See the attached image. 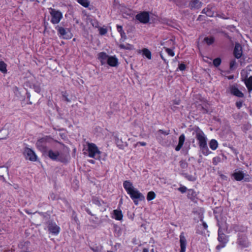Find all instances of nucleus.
<instances>
[{
  "label": "nucleus",
  "mask_w": 252,
  "mask_h": 252,
  "mask_svg": "<svg viewBox=\"0 0 252 252\" xmlns=\"http://www.w3.org/2000/svg\"><path fill=\"white\" fill-rule=\"evenodd\" d=\"M83 154L88 157L99 160H105L106 155L102 153L97 147L93 143L85 142L83 143Z\"/></svg>",
  "instance_id": "f257e3e1"
},
{
  "label": "nucleus",
  "mask_w": 252,
  "mask_h": 252,
  "mask_svg": "<svg viewBox=\"0 0 252 252\" xmlns=\"http://www.w3.org/2000/svg\"><path fill=\"white\" fill-rule=\"evenodd\" d=\"M123 187L136 205L138 204L139 201L145 200L144 195L134 187L131 182L129 181H124Z\"/></svg>",
  "instance_id": "f03ea898"
},
{
  "label": "nucleus",
  "mask_w": 252,
  "mask_h": 252,
  "mask_svg": "<svg viewBox=\"0 0 252 252\" xmlns=\"http://www.w3.org/2000/svg\"><path fill=\"white\" fill-rule=\"evenodd\" d=\"M195 137L198 142L199 147L202 154L205 156L209 154L210 152L207 144V137L204 132L199 128L195 130Z\"/></svg>",
  "instance_id": "7ed1b4c3"
},
{
  "label": "nucleus",
  "mask_w": 252,
  "mask_h": 252,
  "mask_svg": "<svg viewBox=\"0 0 252 252\" xmlns=\"http://www.w3.org/2000/svg\"><path fill=\"white\" fill-rule=\"evenodd\" d=\"M48 155L51 159L62 162L67 161L69 157L68 154L67 153L53 150L48 151Z\"/></svg>",
  "instance_id": "20e7f679"
},
{
  "label": "nucleus",
  "mask_w": 252,
  "mask_h": 252,
  "mask_svg": "<svg viewBox=\"0 0 252 252\" xmlns=\"http://www.w3.org/2000/svg\"><path fill=\"white\" fill-rule=\"evenodd\" d=\"M219 225L220 228L222 230H225L226 233L230 234L235 232L237 230L238 226L235 224H229L225 221H219Z\"/></svg>",
  "instance_id": "39448f33"
},
{
  "label": "nucleus",
  "mask_w": 252,
  "mask_h": 252,
  "mask_svg": "<svg viewBox=\"0 0 252 252\" xmlns=\"http://www.w3.org/2000/svg\"><path fill=\"white\" fill-rule=\"evenodd\" d=\"M50 13L51 16V21L53 24L59 23L62 18L63 15L62 13L55 9L50 8Z\"/></svg>",
  "instance_id": "423d86ee"
},
{
  "label": "nucleus",
  "mask_w": 252,
  "mask_h": 252,
  "mask_svg": "<svg viewBox=\"0 0 252 252\" xmlns=\"http://www.w3.org/2000/svg\"><path fill=\"white\" fill-rule=\"evenodd\" d=\"M218 239L220 243V244L217 247L218 249L223 248L228 241V237L223 233L222 229L220 228L218 231Z\"/></svg>",
  "instance_id": "0eeeda50"
},
{
  "label": "nucleus",
  "mask_w": 252,
  "mask_h": 252,
  "mask_svg": "<svg viewBox=\"0 0 252 252\" xmlns=\"http://www.w3.org/2000/svg\"><path fill=\"white\" fill-rule=\"evenodd\" d=\"M57 30L59 32L60 37L64 39H69L72 37V33L67 29H64L61 27H58Z\"/></svg>",
  "instance_id": "6e6552de"
},
{
  "label": "nucleus",
  "mask_w": 252,
  "mask_h": 252,
  "mask_svg": "<svg viewBox=\"0 0 252 252\" xmlns=\"http://www.w3.org/2000/svg\"><path fill=\"white\" fill-rule=\"evenodd\" d=\"M49 139L47 136L39 139L36 142V145L37 148L42 152L46 151V143Z\"/></svg>",
  "instance_id": "1a4fd4ad"
},
{
  "label": "nucleus",
  "mask_w": 252,
  "mask_h": 252,
  "mask_svg": "<svg viewBox=\"0 0 252 252\" xmlns=\"http://www.w3.org/2000/svg\"><path fill=\"white\" fill-rule=\"evenodd\" d=\"M24 154L26 159L32 161H35L37 160V156L33 150L29 148H25Z\"/></svg>",
  "instance_id": "9d476101"
},
{
  "label": "nucleus",
  "mask_w": 252,
  "mask_h": 252,
  "mask_svg": "<svg viewBox=\"0 0 252 252\" xmlns=\"http://www.w3.org/2000/svg\"><path fill=\"white\" fill-rule=\"evenodd\" d=\"M136 18L141 23H147L149 21V13L147 12H141L136 15Z\"/></svg>",
  "instance_id": "9b49d317"
},
{
  "label": "nucleus",
  "mask_w": 252,
  "mask_h": 252,
  "mask_svg": "<svg viewBox=\"0 0 252 252\" xmlns=\"http://www.w3.org/2000/svg\"><path fill=\"white\" fill-rule=\"evenodd\" d=\"M180 244L181 250L180 252H185L187 246V240L184 232H182L180 235Z\"/></svg>",
  "instance_id": "f8f14e48"
},
{
  "label": "nucleus",
  "mask_w": 252,
  "mask_h": 252,
  "mask_svg": "<svg viewBox=\"0 0 252 252\" xmlns=\"http://www.w3.org/2000/svg\"><path fill=\"white\" fill-rule=\"evenodd\" d=\"M109 57V56L104 52H101L98 54V59L102 65L107 63Z\"/></svg>",
  "instance_id": "ddd939ff"
},
{
  "label": "nucleus",
  "mask_w": 252,
  "mask_h": 252,
  "mask_svg": "<svg viewBox=\"0 0 252 252\" xmlns=\"http://www.w3.org/2000/svg\"><path fill=\"white\" fill-rule=\"evenodd\" d=\"M60 228L56 223H50L48 226V230L50 233L57 235L60 232Z\"/></svg>",
  "instance_id": "4468645a"
},
{
  "label": "nucleus",
  "mask_w": 252,
  "mask_h": 252,
  "mask_svg": "<svg viewBox=\"0 0 252 252\" xmlns=\"http://www.w3.org/2000/svg\"><path fill=\"white\" fill-rule=\"evenodd\" d=\"M238 243L239 245L244 248L247 247L249 245V242L247 237L244 235L239 236Z\"/></svg>",
  "instance_id": "2eb2a0df"
},
{
  "label": "nucleus",
  "mask_w": 252,
  "mask_h": 252,
  "mask_svg": "<svg viewBox=\"0 0 252 252\" xmlns=\"http://www.w3.org/2000/svg\"><path fill=\"white\" fill-rule=\"evenodd\" d=\"M111 217L116 220H121L123 219V215L121 210L116 209L113 211Z\"/></svg>",
  "instance_id": "dca6fc26"
},
{
  "label": "nucleus",
  "mask_w": 252,
  "mask_h": 252,
  "mask_svg": "<svg viewBox=\"0 0 252 252\" xmlns=\"http://www.w3.org/2000/svg\"><path fill=\"white\" fill-rule=\"evenodd\" d=\"M118 59L115 56H109L107 63L112 67L117 66L118 65Z\"/></svg>",
  "instance_id": "f3484780"
},
{
  "label": "nucleus",
  "mask_w": 252,
  "mask_h": 252,
  "mask_svg": "<svg viewBox=\"0 0 252 252\" xmlns=\"http://www.w3.org/2000/svg\"><path fill=\"white\" fill-rule=\"evenodd\" d=\"M230 91L231 94L236 96L239 97H242L244 96L243 94L241 91H240L237 88H236L235 86H231L230 88Z\"/></svg>",
  "instance_id": "a211bd4d"
},
{
  "label": "nucleus",
  "mask_w": 252,
  "mask_h": 252,
  "mask_svg": "<svg viewBox=\"0 0 252 252\" xmlns=\"http://www.w3.org/2000/svg\"><path fill=\"white\" fill-rule=\"evenodd\" d=\"M234 54L235 57L237 59L240 58L242 56V48L240 45L238 43H237L235 45L234 50Z\"/></svg>",
  "instance_id": "6ab92c4d"
},
{
  "label": "nucleus",
  "mask_w": 252,
  "mask_h": 252,
  "mask_svg": "<svg viewBox=\"0 0 252 252\" xmlns=\"http://www.w3.org/2000/svg\"><path fill=\"white\" fill-rule=\"evenodd\" d=\"M185 141V136L184 134H181L179 138V142L178 145L175 147V150L179 151L183 147Z\"/></svg>",
  "instance_id": "aec40b11"
},
{
  "label": "nucleus",
  "mask_w": 252,
  "mask_h": 252,
  "mask_svg": "<svg viewBox=\"0 0 252 252\" xmlns=\"http://www.w3.org/2000/svg\"><path fill=\"white\" fill-rule=\"evenodd\" d=\"M233 176L236 181H241L244 177V174L241 171L236 170L233 174Z\"/></svg>",
  "instance_id": "412c9836"
},
{
  "label": "nucleus",
  "mask_w": 252,
  "mask_h": 252,
  "mask_svg": "<svg viewBox=\"0 0 252 252\" xmlns=\"http://www.w3.org/2000/svg\"><path fill=\"white\" fill-rule=\"evenodd\" d=\"M138 53H141L143 56H145L148 60L152 59L151 52L147 48H144L142 50H139Z\"/></svg>",
  "instance_id": "4be33fe9"
},
{
  "label": "nucleus",
  "mask_w": 252,
  "mask_h": 252,
  "mask_svg": "<svg viewBox=\"0 0 252 252\" xmlns=\"http://www.w3.org/2000/svg\"><path fill=\"white\" fill-rule=\"evenodd\" d=\"M119 46L122 49H125L128 50H133L134 49V46L129 43L120 44Z\"/></svg>",
  "instance_id": "5701e85b"
},
{
  "label": "nucleus",
  "mask_w": 252,
  "mask_h": 252,
  "mask_svg": "<svg viewBox=\"0 0 252 252\" xmlns=\"http://www.w3.org/2000/svg\"><path fill=\"white\" fill-rule=\"evenodd\" d=\"M245 85L249 92L252 91V76L245 80Z\"/></svg>",
  "instance_id": "b1692460"
},
{
  "label": "nucleus",
  "mask_w": 252,
  "mask_h": 252,
  "mask_svg": "<svg viewBox=\"0 0 252 252\" xmlns=\"http://www.w3.org/2000/svg\"><path fill=\"white\" fill-rule=\"evenodd\" d=\"M203 12L209 17H212L214 15V11L212 10V7H207L206 8L204 9Z\"/></svg>",
  "instance_id": "393cba45"
},
{
  "label": "nucleus",
  "mask_w": 252,
  "mask_h": 252,
  "mask_svg": "<svg viewBox=\"0 0 252 252\" xmlns=\"http://www.w3.org/2000/svg\"><path fill=\"white\" fill-rule=\"evenodd\" d=\"M209 147L212 150H215L218 147V143L215 139H212L209 142Z\"/></svg>",
  "instance_id": "a878e982"
},
{
  "label": "nucleus",
  "mask_w": 252,
  "mask_h": 252,
  "mask_svg": "<svg viewBox=\"0 0 252 252\" xmlns=\"http://www.w3.org/2000/svg\"><path fill=\"white\" fill-rule=\"evenodd\" d=\"M6 64L2 61H0V71L3 73L7 72Z\"/></svg>",
  "instance_id": "bb28decb"
},
{
  "label": "nucleus",
  "mask_w": 252,
  "mask_h": 252,
  "mask_svg": "<svg viewBox=\"0 0 252 252\" xmlns=\"http://www.w3.org/2000/svg\"><path fill=\"white\" fill-rule=\"evenodd\" d=\"M156 194L154 191H149L147 196V199L148 201H151L154 199L156 198Z\"/></svg>",
  "instance_id": "cd10ccee"
},
{
  "label": "nucleus",
  "mask_w": 252,
  "mask_h": 252,
  "mask_svg": "<svg viewBox=\"0 0 252 252\" xmlns=\"http://www.w3.org/2000/svg\"><path fill=\"white\" fill-rule=\"evenodd\" d=\"M80 4L85 7H89L91 9V7H89L90 5V2L88 0H80Z\"/></svg>",
  "instance_id": "c85d7f7f"
},
{
  "label": "nucleus",
  "mask_w": 252,
  "mask_h": 252,
  "mask_svg": "<svg viewBox=\"0 0 252 252\" xmlns=\"http://www.w3.org/2000/svg\"><path fill=\"white\" fill-rule=\"evenodd\" d=\"M204 40L208 45H210L214 42V39L213 37L210 36L205 37Z\"/></svg>",
  "instance_id": "c756f323"
},
{
  "label": "nucleus",
  "mask_w": 252,
  "mask_h": 252,
  "mask_svg": "<svg viewBox=\"0 0 252 252\" xmlns=\"http://www.w3.org/2000/svg\"><path fill=\"white\" fill-rule=\"evenodd\" d=\"M117 146L121 149H123L125 147L126 145V144H123L121 140L118 139L116 141Z\"/></svg>",
  "instance_id": "7c9ffc66"
},
{
  "label": "nucleus",
  "mask_w": 252,
  "mask_h": 252,
  "mask_svg": "<svg viewBox=\"0 0 252 252\" xmlns=\"http://www.w3.org/2000/svg\"><path fill=\"white\" fill-rule=\"evenodd\" d=\"M165 49L169 56L173 57L175 55L174 52L172 49L168 48H165Z\"/></svg>",
  "instance_id": "2f4dec72"
},
{
  "label": "nucleus",
  "mask_w": 252,
  "mask_h": 252,
  "mask_svg": "<svg viewBox=\"0 0 252 252\" xmlns=\"http://www.w3.org/2000/svg\"><path fill=\"white\" fill-rule=\"evenodd\" d=\"M220 63H221V60L219 58L215 59L213 61V63H214V65L216 66H219L220 64Z\"/></svg>",
  "instance_id": "473e14b6"
},
{
  "label": "nucleus",
  "mask_w": 252,
  "mask_h": 252,
  "mask_svg": "<svg viewBox=\"0 0 252 252\" xmlns=\"http://www.w3.org/2000/svg\"><path fill=\"white\" fill-rule=\"evenodd\" d=\"M120 34L121 36V38L120 40L122 42L125 41V40L126 39V34L125 32L123 31V32H121Z\"/></svg>",
  "instance_id": "72a5a7b5"
},
{
  "label": "nucleus",
  "mask_w": 252,
  "mask_h": 252,
  "mask_svg": "<svg viewBox=\"0 0 252 252\" xmlns=\"http://www.w3.org/2000/svg\"><path fill=\"white\" fill-rule=\"evenodd\" d=\"M99 33L101 35H104L107 33V30L106 28H100L99 29Z\"/></svg>",
  "instance_id": "f704fd0d"
},
{
  "label": "nucleus",
  "mask_w": 252,
  "mask_h": 252,
  "mask_svg": "<svg viewBox=\"0 0 252 252\" xmlns=\"http://www.w3.org/2000/svg\"><path fill=\"white\" fill-rule=\"evenodd\" d=\"M180 165L181 168L185 169L187 167L188 164L186 162L184 161H181L180 162Z\"/></svg>",
  "instance_id": "c9c22d12"
},
{
  "label": "nucleus",
  "mask_w": 252,
  "mask_h": 252,
  "mask_svg": "<svg viewBox=\"0 0 252 252\" xmlns=\"http://www.w3.org/2000/svg\"><path fill=\"white\" fill-rule=\"evenodd\" d=\"M178 189L182 193H185L187 190V188L185 186H181Z\"/></svg>",
  "instance_id": "e433bc0d"
},
{
  "label": "nucleus",
  "mask_w": 252,
  "mask_h": 252,
  "mask_svg": "<svg viewBox=\"0 0 252 252\" xmlns=\"http://www.w3.org/2000/svg\"><path fill=\"white\" fill-rule=\"evenodd\" d=\"M251 128V125L249 123L247 124L244 126L243 129L244 130H248Z\"/></svg>",
  "instance_id": "4c0bfd02"
},
{
  "label": "nucleus",
  "mask_w": 252,
  "mask_h": 252,
  "mask_svg": "<svg viewBox=\"0 0 252 252\" xmlns=\"http://www.w3.org/2000/svg\"><path fill=\"white\" fill-rule=\"evenodd\" d=\"M236 65V62L235 60L232 61L230 63V67L231 69L234 68Z\"/></svg>",
  "instance_id": "58836bf2"
},
{
  "label": "nucleus",
  "mask_w": 252,
  "mask_h": 252,
  "mask_svg": "<svg viewBox=\"0 0 252 252\" xmlns=\"http://www.w3.org/2000/svg\"><path fill=\"white\" fill-rule=\"evenodd\" d=\"M138 145H140L141 146H145L146 145V143L144 142H137L135 145V147H137Z\"/></svg>",
  "instance_id": "ea45409f"
},
{
  "label": "nucleus",
  "mask_w": 252,
  "mask_h": 252,
  "mask_svg": "<svg viewBox=\"0 0 252 252\" xmlns=\"http://www.w3.org/2000/svg\"><path fill=\"white\" fill-rule=\"evenodd\" d=\"M117 29L118 32L120 33L124 31V30L123 29V27L121 26L117 25Z\"/></svg>",
  "instance_id": "a19ab883"
},
{
  "label": "nucleus",
  "mask_w": 252,
  "mask_h": 252,
  "mask_svg": "<svg viewBox=\"0 0 252 252\" xmlns=\"http://www.w3.org/2000/svg\"><path fill=\"white\" fill-rule=\"evenodd\" d=\"M179 69H180V70L183 71V70H185V68H186V66H185V65L184 64H183V63L180 64L179 65Z\"/></svg>",
  "instance_id": "79ce46f5"
},
{
  "label": "nucleus",
  "mask_w": 252,
  "mask_h": 252,
  "mask_svg": "<svg viewBox=\"0 0 252 252\" xmlns=\"http://www.w3.org/2000/svg\"><path fill=\"white\" fill-rule=\"evenodd\" d=\"M243 103L242 101H238L236 102V106L239 109L242 106Z\"/></svg>",
  "instance_id": "37998d69"
},
{
  "label": "nucleus",
  "mask_w": 252,
  "mask_h": 252,
  "mask_svg": "<svg viewBox=\"0 0 252 252\" xmlns=\"http://www.w3.org/2000/svg\"><path fill=\"white\" fill-rule=\"evenodd\" d=\"M158 132L161 134H163L164 135H168L169 134V131H164L162 130H159L158 131Z\"/></svg>",
  "instance_id": "c03bdc74"
},
{
  "label": "nucleus",
  "mask_w": 252,
  "mask_h": 252,
  "mask_svg": "<svg viewBox=\"0 0 252 252\" xmlns=\"http://www.w3.org/2000/svg\"><path fill=\"white\" fill-rule=\"evenodd\" d=\"M32 86L33 89L35 90V91L39 93L40 92V89L38 87L35 86L33 84H32Z\"/></svg>",
  "instance_id": "a18cd8bd"
},
{
  "label": "nucleus",
  "mask_w": 252,
  "mask_h": 252,
  "mask_svg": "<svg viewBox=\"0 0 252 252\" xmlns=\"http://www.w3.org/2000/svg\"><path fill=\"white\" fill-rule=\"evenodd\" d=\"M247 70H248V68H247L246 69L243 70L242 71L241 75L242 76H244L245 75L246 73L247 72Z\"/></svg>",
  "instance_id": "49530a36"
},
{
  "label": "nucleus",
  "mask_w": 252,
  "mask_h": 252,
  "mask_svg": "<svg viewBox=\"0 0 252 252\" xmlns=\"http://www.w3.org/2000/svg\"><path fill=\"white\" fill-rule=\"evenodd\" d=\"M203 226L205 229H207L208 227L207 224L204 222H203Z\"/></svg>",
  "instance_id": "de8ad7c7"
},
{
  "label": "nucleus",
  "mask_w": 252,
  "mask_h": 252,
  "mask_svg": "<svg viewBox=\"0 0 252 252\" xmlns=\"http://www.w3.org/2000/svg\"><path fill=\"white\" fill-rule=\"evenodd\" d=\"M0 178H1V180L3 181V182H5L6 180H5V178L3 176H0Z\"/></svg>",
  "instance_id": "09e8293b"
},
{
  "label": "nucleus",
  "mask_w": 252,
  "mask_h": 252,
  "mask_svg": "<svg viewBox=\"0 0 252 252\" xmlns=\"http://www.w3.org/2000/svg\"><path fill=\"white\" fill-rule=\"evenodd\" d=\"M89 162L92 163V164H94L95 163V161L94 160H93V159H90L89 160Z\"/></svg>",
  "instance_id": "8fccbe9b"
},
{
  "label": "nucleus",
  "mask_w": 252,
  "mask_h": 252,
  "mask_svg": "<svg viewBox=\"0 0 252 252\" xmlns=\"http://www.w3.org/2000/svg\"><path fill=\"white\" fill-rule=\"evenodd\" d=\"M63 98L65 100L67 101H69L70 100L67 98V97H66L65 95H63Z\"/></svg>",
  "instance_id": "3c124183"
},
{
  "label": "nucleus",
  "mask_w": 252,
  "mask_h": 252,
  "mask_svg": "<svg viewBox=\"0 0 252 252\" xmlns=\"http://www.w3.org/2000/svg\"><path fill=\"white\" fill-rule=\"evenodd\" d=\"M50 198L52 199H54L55 198V195L54 194H51L50 195Z\"/></svg>",
  "instance_id": "603ef678"
},
{
  "label": "nucleus",
  "mask_w": 252,
  "mask_h": 252,
  "mask_svg": "<svg viewBox=\"0 0 252 252\" xmlns=\"http://www.w3.org/2000/svg\"><path fill=\"white\" fill-rule=\"evenodd\" d=\"M143 252H149V250L148 249L145 248L143 249Z\"/></svg>",
  "instance_id": "864d4df0"
},
{
  "label": "nucleus",
  "mask_w": 252,
  "mask_h": 252,
  "mask_svg": "<svg viewBox=\"0 0 252 252\" xmlns=\"http://www.w3.org/2000/svg\"><path fill=\"white\" fill-rule=\"evenodd\" d=\"M196 4H197V7H200V3L199 2H196Z\"/></svg>",
  "instance_id": "5fc2aeb1"
},
{
  "label": "nucleus",
  "mask_w": 252,
  "mask_h": 252,
  "mask_svg": "<svg viewBox=\"0 0 252 252\" xmlns=\"http://www.w3.org/2000/svg\"><path fill=\"white\" fill-rule=\"evenodd\" d=\"M190 180H191V181H194L195 180V178L194 177H192L190 179H189Z\"/></svg>",
  "instance_id": "6e6d98bb"
},
{
  "label": "nucleus",
  "mask_w": 252,
  "mask_h": 252,
  "mask_svg": "<svg viewBox=\"0 0 252 252\" xmlns=\"http://www.w3.org/2000/svg\"><path fill=\"white\" fill-rule=\"evenodd\" d=\"M168 42H170V43H173V42L171 40H169Z\"/></svg>",
  "instance_id": "4d7b16f0"
},
{
  "label": "nucleus",
  "mask_w": 252,
  "mask_h": 252,
  "mask_svg": "<svg viewBox=\"0 0 252 252\" xmlns=\"http://www.w3.org/2000/svg\"><path fill=\"white\" fill-rule=\"evenodd\" d=\"M160 56H161V57L162 59V60H164V59L163 58V57L162 55H160Z\"/></svg>",
  "instance_id": "13d9d810"
},
{
  "label": "nucleus",
  "mask_w": 252,
  "mask_h": 252,
  "mask_svg": "<svg viewBox=\"0 0 252 252\" xmlns=\"http://www.w3.org/2000/svg\"><path fill=\"white\" fill-rule=\"evenodd\" d=\"M191 6L192 7H195V4H193V5H192Z\"/></svg>",
  "instance_id": "bf43d9fd"
},
{
  "label": "nucleus",
  "mask_w": 252,
  "mask_h": 252,
  "mask_svg": "<svg viewBox=\"0 0 252 252\" xmlns=\"http://www.w3.org/2000/svg\"><path fill=\"white\" fill-rule=\"evenodd\" d=\"M189 191H191V192H193V190H190Z\"/></svg>",
  "instance_id": "052dcab7"
},
{
  "label": "nucleus",
  "mask_w": 252,
  "mask_h": 252,
  "mask_svg": "<svg viewBox=\"0 0 252 252\" xmlns=\"http://www.w3.org/2000/svg\"><path fill=\"white\" fill-rule=\"evenodd\" d=\"M32 78H34V77L33 76H32Z\"/></svg>",
  "instance_id": "680f3d73"
},
{
  "label": "nucleus",
  "mask_w": 252,
  "mask_h": 252,
  "mask_svg": "<svg viewBox=\"0 0 252 252\" xmlns=\"http://www.w3.org/2000/svg\"><path fill=\"white\" fill-rule=\"evenodd\" d=\"M98 204L100 205V203L99 202Z\"/></svg>",
  "instance_id": "e2e57ef3"
}]
</instances>
